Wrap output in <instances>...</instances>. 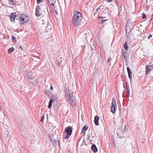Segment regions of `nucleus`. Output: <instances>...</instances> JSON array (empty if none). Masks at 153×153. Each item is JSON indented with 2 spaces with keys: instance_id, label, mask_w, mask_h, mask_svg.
Listing matches in <instances>:
<instances>
[{
  "instance_id": "nucleus-17",
  "label": "nucleus",
  "mask_w": 153,
  "mask_h": 153,
  "mask_svg": "<svg viewBox=\"0 0 153 153\" xmlns=\"http://www.w3.org/2000/svg\"><path fill=\"white\" fill-rule=\"evenodd\" d=\"M123 47L126 50H127L128 49V44L126 42L123 45Z\"/></svg>"
},
{
  "instance_id": "nucleus-9",
  "label": "nucleus",
  "mask_w": 153,
  "mask_h": 153,
  "mask_svg": "<svg viewBox=\"0 0 153 153\" xmlns=\"http://www.w3.org/2000/svg\"><path fill=\"white\" fill-rule=\"evenodd\" d=\"M27 77L29 80L32 79L34 78V76L33 74L30 71L27 72Z\"/></svg>"
},
{
  "instance_id": "nucleus-14",
  "label": "nucleus",
  "mask_w": 153,
  "mask_h": 153,
  "mask_svg": "<svg viewBox=\"0 0 153 153\" xmlns=\"http://www.w3.org/2000/svg\"><path fill=\"white\" fill-rule=\"evenodd\" d=\"M122 54L123 56L124 57V58L125 60L127 59V52L126 51H122Z\"/></svg>"
},
{
  "instance_id": "nucleus-35",
  "label": "nucleus",
  "mask_w": 153,
  "mask_h": 153,
  "mask_svg": "<svg viewBox=\"0 0 153 153\" xmlns=\"http://www.w3.org/2000/svg\"><path fill=\"white\" fill-rule=\"evenodd\" d=\"M153 19V14H152V17L151 18V19H150V21H152V20Z\"/></svg>"
},
{
  "instance_id": "nucleus-38",
  "label": "nucleus",
  "mask_w": 153,
  "mask_h": 153,
  "mask_svg": "<svg viewBox=\"0 0 153 153\" xmlns=\"http://www.w3.org/2000/svg\"><path fill=\"white\" fill-rule=\"evenodd\" d=\"M87 136H88V138H90L91 137V135H90V134H88Z\"/></svg>"
},
{
  "instance_id": "nucleus-28",
  "label": "nucleus",
  "mask_w": 153,
  "mask_h": 153,
  "mask_svg": "<svg viewBox=\"0 0 153 153\" xmlns=\"http://www.w3.org/2000/svg\"><path fill=\"white\" fill-rule=\"evenodd\" d=\"M52 105V103L49 102L48 105V108H50L51 107Z\"/></svg>"
},
{
  "instance_id": "nucleus-37",
  "label": "nucleus",
  "mask_w": 153,
  "mask_h": 153,
  "mask_svg": "<svg viewBox=\"0 0 153 153\" xmlns=\"http://www.w3.org/2000/svg\"><path fill=\"white\" fill-rule=\"evenodd\" d=\"M106 1L108 2H110L111 1L113 0H106Z\"/></svg>"
},
{
  "instance_id": "nucleus-18",
  "label": "nucleus",
  "mask_w": 153,
  "mask_h": 153,
  "mask_svg": "<svg viewBox=\"0 0 153 153\" xmlns=\"http://www.w3.org/2000/svg\"><path fill=\"white\" fill-rule=\"evenodd\" d=\"M14 50V48H13L12 47L10 48L8 50V52L9 53H11L13 52Z\"/></svg>"
},
{
  "instance_id": "nucleus-6",
  "label": "nucleus",
  "mask_w": 153,
  "mask_h": 153,
  "mask_svg": "<svg viewBox=\"0 0 153 153\" xmlns=\"http://www.w3.org/2000/svg\"><path fill=\"white\" fill-rule=\"evenodd\" d=\"M35 11V15L37 16H39L42 15V13L41 12V8L39 6L36 7Z\"/></svg>"
},
{
  "instance_id": "nucleus-34",
  "label": "nucleus",
  "mask_w": 153,
  "mask_h": 153,
  "mask_svg": "<svg viewBox=\"0 0 153 153\" xmlns=\"http://www.w3.org/2000/svg\"><path fill=\"white\" fill-rule=\"evenodd\" d=\"M152 37V35L151 34H150L149 35V36H148V39H150V38H151Z\"/></svg>"
},
{
  "instance_id": "nucleus-30",
  "label": "nucleus",
  "mask_w": 153,
  "mask_h": 153,
  "mask_svg": "<svg viewBox=\"0 0 153 153\" xmlns=\"http://www.w3.org/2000/svg\"><path fill=\"white\" fill-rule=\"evenodd\" d=\"M69 136L67 135H66L64 137V138L65 139H68L69 137Z\"/></svg>"
},
{
  "instance_id": "nucleus-21",
  "label": "nucleus",
  "mask_w": 153,
  "mask_h": 153,
  "mask_svg": "<svg viewBox=\"0 0 153 153\" xmlns=\"http://www.w3.org/2000/svg\"><path fill=\"white\" fill-rule=\"evenodd\" d=\"M126 92L128 96H129L130 94L129 89H126Z\"/></svg>"
},
{
  "instance_id": "nucleus-31",
  "label": "nucleus",
  "mask_w": 153,
  "mask_h": 153,
  "mask_svg": "<svg viewBox=\"0 0 153 153\" xmlns=\"http://www.w3.org/2000/svg\"><path fill=\"white\" fill-rule=\"evenodd\" d=\"M45 93L49 95L50 94V92L49 91L47 90L46 91Z\"/></svg>"
},
{
  "instance_id": "nucleus-43",
  "label": "nucleus",
  "mask_w": 153,
  "mask_h": 153,
  "mask_svg": "<svg viewBox=\"0 0 153 153\" xmlns=\"http://www.w3.org/2000/svg\"><path fill=\"white\" fill-rule=\"evenodd\" d=\"M56 64H57V63H59L58 62H56Z\"/></svg>"
},
{
  "instance_id": "nucleus-20",
  "label": "nucleus",
  "mask_w": 153,
  "mask_h": 153,
  "mask_svg": "<svg viewBox=\"0 0 153 153\" xmlns=\"http://www.w3.org/2000/svg\"><path fill=\"white\" fill-rule=\"evenodd\" d=\"M15 0H9V2L10 4L13 5L14 4V3L15 2Z\"/></svg>"
},
{
  "instance_id": "nucleus-13",
  "label": "nucleus",
  "mask_w": 153,
  "mask_h": 153,
  "mask_svg": "<svg viewBox=\"0 0 153 153\" xmlns=\"http://www.w3.org/2000/svg\"><path fill=\"white\" fill-rule=\"evenodd\" d=\"M99 118V117H98L97 115H96L94 119V123H95V124L97 126L99 125L98 121Z\"/></svg>"
},
{
  "instance_id": "nucleus-7",
  "label": "nucleus",
  "mask_w": 153,
  "mask_h": 153,
  "mask_svg": "<svg viewBox=\"0 0 153 153\" xmlns=\"http://www.w3.org/2000/svg\"><path fill=\"white\" fill-rule=\"evenodd\" d=\"M65 131H66L68 135H71L72 131L71 127L70 126H68L66 127L65 129Z\"/></svg>"
},
{
  "instance_id": "nucleus-22",
  "label": "nucleus",
  "mask_w": 153,
  "mask_h": 153,
  "mask_svg": "<svg viewBox=\"0 0 153 153\" xmlns=\"http://www.w3.org/2000/svg\"><path fill=\"white\" fill-rule=\"evenodd\" d=\"M128 125H126L125 126V128H124V130L125 131H126L127 130H128Z\"/></svg>"
},
{
  "instance_id": "nucleus-42",
  "label": "nucleus",
  "mask_w": 153,
  "mask_h": 153,
  "mask_svg": "<svg viewBox=\"0 0 153 153\" xmlns=\"http://www.w3.org/2000/svg\"><path fill=\"white\" fill-rule=\"evenodd\" d=\"M50 30H52V28H51V27H50Z\"/></svg>"
},
{
  "instance_id": "nucleus-2",
  "label": "nucleus",
  "mask_w": 153,
  "mask_h": 153,
  "mask_svg": "<svg viewBox=\"0 0 153 153\" xmlns=\"http://www.w3.org/2000/svg\"><path fill=\"white\" fill-rule=\"evenodd\" d=\"M69 91L66 90L65 92V95L66 97H68L69 102L72 106H74L76 104L75 100L74 98L73 95L71 94L69 92Z\"/></svg>"
},
{
  "instance_id": "nucleus-23",
  "label": "nucleus",
  "mask_w": 153,
  "mask_h": 153,
  "mask_svg": "<svg viewBox=\"0 0 153 153\" xmlns=\"http://www.w3.org/2000/svg\"><path fill=\"white\" fill-rule=\"evenodd\" d=\"M54 100L53 98H51L50 99V100L49 102V103H53V102L54 101Z\"/></svg>"
},
{
  "instance_id": "nucleus-32",
  "label": "nucleus",
  "mask_w": 153,
  "mask_h": 153,
  "mask_svg": "<svg viewBox=\"0 0 153 153\" xmlns=\"http://www.w3.org/2000/svg\"><path fill=\"white\" fill-rule=\"evenodd\" d=\"M100 10V9L99 8V7L96 9V13H97V12H98Z\"/></svg>"
},
{
  "instance_id": "nucleus-3",
  "label": "nucleus",
  "mask_w": 153,
  "mask_h": 153,
  "mask_svg": "<svg viewBox=\"0 0 153 153\" xmlns=\"http://www.w3.org/2000/svg\"><path fill=\"white\" fill-rule=\"evenodd\" d=\"M20 24L23 25L27 23L29 20L28 16L23 14L21 15L19 17Z\"/></svg>"
},
{
  "instance_id": "nucleus-15",
  "label": "nucleus",
  "mask_w": 153,
  "mask_h": 153,
  "mask_svg": "<svg viewBox=\"0 0 153 153\" xmlns=\"http://www.w3.org/2000/svg\"><path fill=\"white\" fill-rule=\"evenodd\" d=\"M91 149L94 152H96L97 151V149L96 146L95 144H93L91 146Z\"/></svg>"
},
{
  "instance_id": "nucleus-1",
  "label": "nucleus",
  "mask_w": 153,
  "mask_h": 153,
  "mask_svg": "<svg viewBox=\"0 0 153 153\" xmlns=\"http://www.w3.org/2000/svg\"><path fill=\"white\" fill-rule=\"evenodd\" d=\"M82 19V15L80 12L77 11H74V15L72 18L73 25L76 26L80 25Z\"/></svg>"
},
{
  "instance_id": "nucleus-29",
  "label": "nucleus",
  "mask_w": 153,
  "mask_h": 153,
  "mask_svg": "<svg viewBox=\"0 0 153 153\" xmlns=\"http://www.w3.org/2000/svg\"><path fill=\"white\" fill-rule=\"evenodd\" d=\"M12 40H13V41L14 42V40H16V38H15V37L13 36H12Z\"/></svg>"
},
{
  "instance_id": "nucleus-8",
  "label": "nucleus",
  "mask_w": 153,
  "mask_h": 153,
  "mask_svg": "<svg viewBox=\"0 0 153 153\" xmlns=\"http://www.w3.org/2000/svg\"><path fill=\"white\" fill-rule=\"evenodd\" d=\"M146 74H149L150 71L152 70L153 68V65H147L146 67Z\"/></svg>"
},
{
  "instance_id": "nucleus-5",
  "label": "nucleus",
  "mask_w": 153,
  "mask_h": 153,
  "mask_svg": "<svg viewBox=\"0 0 153 153\" xmlns=\"http://www.w3.org/2000/svg\"><path fill=\"white\" fill-rule=\"evenodd\" d=\"M56 136H52L51 137H50L51 138V143L53 144V145L54 146H56L57 143V142H58V140L57 139H56L55 137H56Z\"/></svg>"
},
{
  "instance_id": "nucleus-36",
  "label": "nucleus",
  "mask_w": 153,
  "mask_h": 153,
  "mask_svg": "<svg viewBox=\"0 0 153 153\" xmlns=\"http://www.w3.org/2000/svg\"><path fill=\"white\" fill-rule=\"evenodd\" d=\"M50 27V26H49V27ZM49 28V27H46V29L45 30L46 32H47V29H48Z\"/></svg>"
},
{
  "instance_id": "nucleus-19",
  "label": "nucleus",
  "mask_w": 153,
  "mask_h": 153,
  "mask_svg": "<svg viewBox=\"0 0 153 153\" xmlns=\"http://www.w3.org/2000/svg\"><path fill=\"white\" fill-rule=\"evenodd\" d=\"M87 128H86L85 126H84L83 128L82 129V132L84 133L85 131L87 129Z\"/></svg>"
},
{
  "instance_id": "nucleus-16",
  "label": "nucleus",
  "mask_w": 153,
  "mask_h": 153,
  "mask_svg": "<svg viewBox=\"0 0 153 153\" xmlns=\"http://www.w3.org/2000/svg\"><path fill=\"white\" fill-rule=\"evenodd\" d=\"M48 1L50 4L53 6H54L56 2V0H48Z\"/></svg>"
},
{
  "instance_id": "nucleus-40",
  "label": "nucleus",
  "mask_w": 153,
  "mask_h": 153,
  "mask_svg": "<svg viewBox=\"0 0 153 153\" xmlns=\"http://www.w3.org/2000/svg\"><path fill=\"white\" fill-rule=\"evenodd\" d=\"M53 89V87L52 86H51L50 88V89L52 90Z\"/></svg>"
},
{
  "instance_id": "nucleus-4",
  "label": "nucleus",
  "mask_w": 153,
  "mask_h": 153,
  "mask_svg": "<svg viewBox=\"0 0 153 153\" xmlns=\"http://www.w3.org/2000/svg\"><path fill=\"white\" fill-rule=\"evenodd\" d=\"M112 105L111 107V111L113 113H114L117 109V104L115 102V99L114 98L112 99Z\"/></svg>"
},
{
  "instance_id": "nucleus-27",
  "label": "nucleus",
  "mask_w": 153,
  "mask_h": 153,
  "mask_svg": "<svg viewBox=\"0 0 153 153\" xmlns=\"http://www.w3.org/2000/svg\"><path fill=\"white\" fill-rule=\"evenodd\" d=\"M146 15L144 13H143L142 15V18L145 19L146 18Z\"/></svg>"
},
{
  "instance_id": "nucleus-41",
  "label": "nucleus",
  "mask_w": 153,
  "mask_h": 153,
  "mask_svg": "<svg viewBox=\"0 0 153 153\" xmlns=\"http://www.w3.org/2000/svg\"><path fill=\"white\" fill-rule=\"evenodd\" d=\"M109 57H110V59H108V61H107V62H109V61L110 60V56Z\"/></svg>"
},
{
  "instance_id": "nucleus-26",
  "label": "nucleus",
  "mask_w": 153,
  "mask_h": 153,
  "mask_svg": "<svg viewBox=\"0 0 153 153\" xmlns=\"http://www.w3.org/2000/svg\"><path fill=\"white\" fill-rule=\"evenodd\" d=\"M43 0H36L37 3L39 4L40 3H42L43 2Z\"/></svg>"
},
{
  "instance_id": "nucleus-10",
  "label": "nucleus",
  "mask_w": 153,
  "mask_h": 153,
  "mask_svg": "<svg viewBox=\"0 0 153 153\" xmlns=\"http://www.w3.org/2000/svg\"><path fill=\"white\" fill-rule=\"evenodd\" d=\"M10 19V20L12 22H13L16 17V13H12L11 15L9 16Z\"/></svg>"
},
{
  "instance_id": "nucleus-24",
  "label": "nucleus",
  "mask_w": 153,
  "mask_h": 153,
  "mask_svg": "<svg viewBox=\"0 0 153 153\" xmlns=\"http://www.w3.org/2000/svg\"><path fill=\"white\" fill-rule=\"evenodd\" d=\"M125 89H129V86L127 83H126V88H125Z\"/></svg>"
},
{
  "instance_id": "nucleus-12",
  "label": "nucleus",
  "mask_w": 153,
  "mask_h": 153,
  "mask_svg": "<svg viewBox=\"0 0 153 153\" xmlns=\"http://www.w3.org/2000/svg\"><path fill=\"white\" fill-rule=\"evenodd\" d=\"M99 19L101 23H103L104 22L107 21L108 19H106V17H99Z\"/></svg>"
},
{
  "instance_id": "nucleus-11",
  "label": "nucleus",
  "mask_w": 153,
  "mask_h": 153,
  "mask_svg": "<svg viewBox=\"0 0 153 153\" xmlns=\"http://www.w3.org/2000/svg\"><path fill=\"white\" fill-rule=\"evenodd\" d=\"M127 69L129 78V79L131 80L132 78V73L129 67H127Z\"/></svg>"
},
{
  "instance_id": "nucleus-33",
  "label": "nucleus",
  "mask_w": 153,
  "mask_h": 153,
  "mask_svg": "<svg viewBox=\"0 0 153 153\" xmlns=\"http://www.w3.org/2000/svg\"><path fill=\"white\" fill-rule=\"evenodd\" d=\"M130 36H131V35H128L127 36V38L129 40H131V38L130 37Z\"/></svg>"
},
{
  "instance_id": "nucleus-39",
  "label": "nucleus",
  "mask_w": 153,
  "mask_h": 153,
  "mask_svg": "<svg viewBox=\"0 0 153 153\" xmlns=\"http://www.w3.org/2000/svg\"><path fill=\"white\" fill-rule=\"evenodd\" d=\"M20 48L22 50H23V49L22 48V47L21 45L20 46Z\"/></svg>"
},
{
  "instance_id": "nucleus-25",
  "label": "nucleus",
  "mask_w": 153,
  "mask_h": 153,
  "mask_svg": "<svg viewBox=\"0 0 153 153\" xmlns=\"http://www.w3.org/2000/svg\"><path fill=\"white\" fill-rule=\"evenodd\" d=\"M45 117L44 115H42V116L41 117V121L42 122H43V121Z\"/></svg>"
}]
</instances>
